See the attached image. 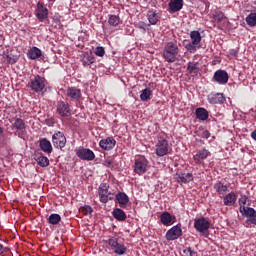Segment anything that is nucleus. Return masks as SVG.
I'll list each match as a JSON object with an SVG mask.
<instances>
[{
    "label": "nucleus",
    "mask_w": 256,
    "mask_h": 256,
    "mask_svg": "<svg viewBox=\"0 0 256 256\" xmlns=\"http://www.w3.org/2000/svg\"><path fill=\"white\" fill-rule=\"evenodd\" d=\"M237 50H235V49H232V50H230V55H232V57H237Z\"/></svg>",
    "instance_id": "48"
},
{
    "label": "nucleus",
    "mask_w": 256,
    "mask_h": 256,
    "mask_svg": "<svg viewBox=\"0 0 256 256\" xmlns=\"http://www.w3.org/2000/svg\"><path fill=\"white\" fill-rule=\"evenodd\" d=\"M0 135H3V129L0 127Z\"/></svg>",
    "instance_id": "51"
},
{
    "label": "nucleus",
    "mask_w": 256,
    "mask_h": 256,
    "mask_svg": "<svg viewBox=\"0 0 256 256\" xmlns=\"http://www.w3.org/2000/svg\"><path fill=\"white\" fill-rule=\"evenodd\" d=\"M116 199L120 205V207H123L129 203V196L127 194L120 192L116 195Z\"/></svg>",
    "instance_id": "31"
},
{
    "label": "nucleus",
    "mask_w": 256,
    "mask_h": 256,
    "mask_svg": "<svg viewBox=\"0 0 256 256\" xmlns=\"http://www.w3.org/2000/svg\"><path fill=\"white\" fill-rule=\"evenodd\" d=\"M48 10L47 8L43 7V5H38V8L36 10V16L40 21H45L47 19Z\"/></svg>",
    "instance_id": "28"
},
{
    "label": "nucleus",
    "mask_w": 256,
    "mask_h": 256,
    "mask_svg": "<svg viewBox=\"0 0 256 256\" xmlns=\"http://www.w3.org/2000/svg\"><path fill=\"white\" fill-rule=\"evenodd\" d=\"M13 127H15V129H17L18 131H23V129H27V125L25 124V120L21 119V118H16L14 123H13Z\"/></svg>",
    "instance_id": "32"
},
{
    "label": "nucleus",
    "mask_w": 256,
    "mask_h": 256,
    "mask_svg": "<svg viewBox=\"0 0 256 256\" xmlns=\"http://www.w3.org/2000/svg\"><path fill=\"white\" fill-rule=\"evenodd\" d=\"M105 165H106L107 167H111V166L113 165V162H112L111 160H106V161H105Z\"/></svg>",
    "instance_id": "49"
},
{
    "label": "nucleus",
    "mask_w": 256,
    "mask_h": 256,
    "mask_svg": "<svg viewBox=\"0 0 256 256\" xmlns=\"http://www.w3.org/2000/svg\"><path fill=\"white\" fill-rule=\"evenodd\" d=\"M95 55H97V57H103L105 55V48L101 46L97 47L95 51Z\"/></svg>",
    "instance_id": "43"
},
{
    "label": "nucleus",
    "mask_w": 256,
    "mask_h": 256,
    "mask_svg": "<svg viewBox=\"0 0 256 256\" xmlns=\"http://www.w3.org/2000/svg\"><path fill=\"white\" fill-rule=\"evenodd\" d=\"M177 55H179V46L177 43L168 42L163 51V58L167 63H175L177 61Z\"/></svg>",
    "instance_id": "2"
},
{
    "label": "nucleus",
    "mask_w": 256,
    "mask_h": 256,
    "mask_svg": "<svg viewBox=\"0 0 256 256\" xmlns=\"http://www.w3.org/2000/svg\"><path fill=\"white\" fill-rule=\"evenodd\" d=\"M121 23V18L118 15H109L108 25L111 27H117Z\"/></svg>",
    "instance_id": "33"
},
{
    "label": "nucleus",
    "mask_w": 256,
    "mask_h": 256,
    "mask_svg": "<svg viewBox=\"0 0 256 256\" xmlns=\"http://www.w3.org/2000/svg\"><path fill=\"white\" fill-rule=\"evenodd\" d=\"M112 215L114 219H117V221H125L127 219V214H125V211L115 208L112 212Z\"/></svg>",
    "instance_id": "29"
},
{
    "label": "nucleus",
    "mask_w": 256,
    "mask_h": 256,
    "mask_svg": "<svg viewBox=\"0 0 256 256\" xmlns=\"http://www.w3.org/2000/svg\"><path fill=\"white\" fill-rule=\"evenodd\" d=\"M30 89L35 93H41L45 89V78L36 75L34 79L30 81Z\"/></svg>",
    "instance_id": "5"
},
{
    "label": "nucleus",
    "mask_w": 256,
    "mask_h": 256,
    "mask_svg": "<svg viewBox=\"0 0 256 256\" xmlns=\"http://www.w3.org/2000/svg\"><path fill=\"white\" fill-rule=\"evenodd\" d=\"M39 145H40V149L44 153H47L48 155L53 153V146L51 145V142L46 138L41 139Z\"/></svg>",
    "instance_id": "23"
},
{
    "label": "nucleus",
    "mask_w": 256,
    "mask_h": 256,
    "mask_svg": "<svg viewBox=\"0 0 256 256\" xmlns=\"http://www.w3.org/2000/svg\"><path fill=\"white\" fill-rule=\"evenodd\" d=\"M52 143L56 149H63L67 145V138L63 132H56L52 136Z\"/></svg>",
    "instance_id": "6"
},
{
    "label": "nucleus",
    "mask_w": 256,
    "mask_h": 256,
    "mask_svg": "<svg viewBox=\"0 0 256 256\" xmlns=\"http://www.w3.org/2000/svg\"><path fill=\"white\" fill-rule=\"evenodd\" d=\"M101 203H107L111 197H109V186L105 183L101 184L98 190Z\"/></svg>",
    "instance_id": "15"
},
{
    "label": "nucleus",
    "mask_w": 256,
    "mask_h": 256,
    "mask_svg": "<svg viewBox=\"0 0 256 256\" xmlns=\"http://www.w3.org/2000/svg\"><path fill=\"white\" fill-rule=\"evenodd\" d=\"M213 81L219 85H227L229 81V74L225 70H217L214 73Z\"/></svg>",
    "instance_id": "11"
},
{
    "label": "nucleus",
    "mask_w": 256,
    "mask_h": 256,
    "mask_svg": "<svg viewBox=\"0 0 256 256\" xmlns=\"http://www.w3.org/2000/svg\"><path fill=\"white\" fill-rule=\"evenodd\" d=\"M160 221L164 227H171L177 221V218L169 212H163L160 215Z\"/></svg>",
    "instance_id": "13"
},
{
    "label": "nucleus",
    "mask_w": 256,
    "mask_h": 256,
    "mask_svg": "<svg viewBox=\"0 0 256 256\" xmlns=\"http://www.w3.org/2000/svg\"><path fill=\"white\" fill-rule=\"evenodd\" d=\"M106 243L111 249L114 250V253L116 255H125V253H127V246L119 242V239H117L116 237L108 238V240H106Z\"/></svg>",
    "instance_id": "3"
},
{
    "label": "nucleus",
    "mask_w": 256,
    "mask_h": 256,
    "mask_svg": "<svg viewBox=\"0 0 256 256\" xmlns=\"http://www.w3.org/2000/svg\"><path fill=\"white\" fill-rule=\"evenodd\" d=\"M117 141L113 139V137H108L104 140H101L99 142V145L101 149H104V151H111L116 145Z\"/></svg>",
    "instance_id": "16"
},
{
    "label": "nucleus",
    "mask_w": 256,
    "mask_h": 256,
    "mask_svg": "<svg viewBox=\"0 0 256 256\" xmlns=\"http://www.w3.org/2000/svg\"><path fill=\"white\" fill-rule=\"evenodd\" d=\"M246 23L249 27L256 26V12H252L246 17Z\"/></svg>",
    "instance_id": "37"
},
{
    "label": "nucleus",
    "mask_w": 256,
    "mask_h": 256,
    "mask_svg": "<svg viewBox=\"0 0 256 256\" xmlns=\"http://www.w3.org/2000/svg\"><path fill=\"white\" fill-rule=\"evenodd\" d=\"M181 235H183V230L181 229V227L176 225L166 232L165 239L167 241H175L176 239L181 237Z\"/></svg>",
    "instance_id": "10"
},
{
    "label": "nucleus",
    "mask_w": 256,
    "mask_h": 256,
    "mask_svg": "<svg viewBox=\"0 0 256 256\" xmlns=\"http://www.w3.org/2000/svg\"><path fill=\"white\" fill-rule=\"evenodd\" d=\"M149 165V162L144 157H140L135 160L134 163V172L138 175H143L147 171V166Z\"/></svg>",
    "instance_id": "8"
},
{
    "label": "nucleus",
    "mask_w": 256,
    "mask_h": 256,
    "mask_svg": "<svg viewBox=\"0 0 256 256\" xmlns=\"http://www.w3.org/2000/svg\"><path fill=\"white\" fill-rule=\"evenodd\" d=\"M47 221L49 225H59L61 223V215L59 214H51L48 218Z\"/></svg>",
    "instance_id": "34"
},
{
    "label": "nucleus",
    "mask_w": 256,
    "mask_h": 256,
    "mask_svg": "<svg viewBox=\"0 0 256 256\" xmlns=\"http://www.w3.org/2000/svg\"><path fill=\"white\" fill-rule=\"evenodd\" d=\"M190 38L192 43H196V45H201V33H199V31H192L190 33Z\"/></svg>",
    "instance_id": "35"
},
{
    "label": "nucleus",
    "mask_w": 256,
    "mask_h": 256,
    "mask_svg": "<svg viewBox=\"0 0 256 256\" xmlns=\"http://www.w3.org/2000/svg\"><path fill=\"white\" fill-rule=\"evenodd\" d=\"M208 101L211 105L225 103V95H223V93L210 94L208 96Z\"/></svg>",
    "instance_id": "17"
},
{
    "label": "nucleus",
    "mask_w": 256,
    "mask_h": 256,
    "mask_svg": "<svg viewBox=\"0 0 256 256\" xmlns=\"http://www.w3.org/2000/svg\"><path fill=\"white\" fill-rule=\"evenodd\" d=\"M202 137L204 139H209V137H211V133H209V131L205 130L202 134Z\"/></svg>",
    "instance_id": "46"
},
{
    "label": "nucleus",
    "mask_w": 256,
    "mask_h": 256,
    "mask_svg": "<svg viewBox=\"0 0 256 256\" xmlns=\"http://www.w3.org/2000/svg\"><path fill=\"white\" fill-rule=\"evenodd\" d=\"M169 151H171V147L167 140L162 139L157 142L155 149L157 157H165V155H169Z\"/></svg>",
    "instance_id": "4"
},
{
    "label": "nucleus",
    "mask_w": 256,
    "mask_h": 256,
    "mask_svg": "<svg viewBox=\"0 0 256 256\" xmlns=\"http://www.w3.org/2000/svg\"><path fill=\"white\" fill-rule=\"evenodd\" d=\"M187 71L189 73H197L199 71V62H188Z\"/></svg>",
    "instance_id": "38"
},
{
    "label": "nucleus",
    "mask_w": 256,
    "mask_h": 256,
    "mask_svg": "<svg viewBox=\"0 0 256 256\" xmlns=\"http://www.w3.org/2000/svg\"><path fill=\"white\" fill-rule=\"evenodd\" d=\"M79 211L82 213V215H91L93 213V208L89 205H85L79 209Z\"/></svg>",
    "instance_id": "42"
},
{
    "label": "nucleus",
    "mask_w": 256,
    "mask_h": 256,
    "mask_svg": "<svg viewBox=\"0 0 256 256\" xmlns=\"http://www.w3.org/2000/svg\"><path fill=\"white\" fill-rule=\"evenodd\" d=\"M214 190L218 195H225L229 191V186L223 184L221 181L214 184Z\"/></svg>",
    "instance_id": "27"
},
{
    "label": "nucleus",
    "mask_w": 256,
    "mask_h": 256,
    "mask_svg": "<svg viewBox=\"0 0 256 256\" xmlns=\"http://www.w3.org/2000/svg\"><path fill=\"white\" fill-rule=\"evenodd\" d=\"M213 19L214 21H217V23H221V21H223V19H227L225 17V14L221 11H216L214 14H213Z\"/></svg>",
    "instance_id": "41"
},
{
    "label": "nucleus",
    "mask_w": 256,
    "mask_h": 256,
    "mask_svg": "<svg viewBox=\"0 0 256 256\" xmlns=\"http://www.w3.org/2000/svg\"><path fill=\"white\" fill-rule=\"evenodd\" d=\"M5 251H7V248H4L3 244H0V255H3V253H5Z\"/></svg>",
    "instance_id": "47"
},
{
    "label": "nucleus",
    "mask_w": 256,
    "mask_h": 256,
    "mask_svg": "<svg viewBox=\"0 0 256 256\" xmlns=\"http://www.w3.org/2000/svg\"><path fill=\"white\" fill-rule=\"evenodd\" d=\"M66 96L71 99V101H79L82 97L81 89L77 87H68L66 90Z\"/></svg>",
    "instance_id": "14"
},
{
    "label": "nucleus",
    "mask_w": 256,
    "mask_h": 256,
    "mask_svg": "<svg viewBox=\"0 0 256 256\" xmlns=\"http://www.w3.org/2000/svg\"><path fill=\"white\" fill-rule=\"evenodd\" d=\"M199 47H201V45H198L194 42H190L185 45V49H187V51H189V53H196L197 49H199Z\"/></svg>",
    "instance_id": "40"
},
{
    "label": "nucleus",
    "mask_w": 256,
    "mask_h": 256,
    "mask_svg": "<svg viewBox=\"0 0 256 256\" xmlns=\"http://www.w3.org/2000/svg\"><path fill=\"white\" fill-rule=\"evenodd\" d=\"M138 29H141L143 33L147 31V24L143 21L138 22L137 24Z\"/></svg>",
    "instance_id": "44"
},
{
    "label": "nucleus",
    "mask_w": 256,
    "mask_h": 256,
    "mask_svg": "<svg viewBox=\"0 0 256 256\" xmlns=\"http://www.w3.org/2000/svg\"><path fill=\"white\" fill-rule=\"evenodd\" d=\"M183 255L184 256H194L195 255V251H193L191 249V247H188V248L183 250Z\"/></svg>",
    "instance_id": "45"
},
{
    "label": "nucleus",
    "mask_w": 256,
    "mask_h": 256,
    "mask_svg": "<svg viewBox=\"0 0 256 256\" xmlns=\"http://www.w3.org/2000/svg\"><path fill=\"white\" fill-rule=\"evenodd\" d=\"M195 114L199 121H207L209 119V112L205 108H197Z\"/></svg>",
    "instance_id": "26"
},
{
    "label": "nucleus",
    "mask_w": 256,
    "mask_h": 256,
    "mask_svg": "<svg viewBox=\"0 0 256 256\" xmlns=\"http://www.w3.org/2000/svg\"><path fill=\"white\" fill-rule=\"evenodd\" d=\"M48 1H55V0H48Z\"/></svg>",
    "instance_id": "52"
},
{
    "label": "nucleus",
    "mask_w": 256,
    "mask_h": 256,
    "mask_svg": "<svg viewBox=\"0 0 256 256\" xmlns=\"http://www.w3.org/2000/svg\"><path fill=\"white\" fill-rule=\"evenodd\" d=\"M43 55V53L41 52V49L37 48V47H32L28 50L27 52V57L28 59H39V57H41Z\"/></svg>",
    "instance_id": "24"
},
{
    "label": "nucleus",
    "mask_w": 256,
    "mask_h": 256,
    "mask_svg": "<svg viewBox=\"0 0 256 256\" xmlns=\"http://www.w3.org/2000/svg\"><path fill=\"white\" fill-rule=\"evenodd\" d=\"M251 137L256 141V130L251 133Z\"/></svg>",
    "instance_id": "50"
},
{
    "label": "nucleus",
    "mask_w": 256,
    "mask_h": 256,
    "mask_svg": "<svg viewBox=\"0 0 256 256\" xmlns=\"http://www.w3.org/2000/svg\"><path fill=\"white\" fill-rule=\"evenodd\" d=\"M168 7L170 13H177V11L183 9V0H170Z\"/></svg>",
    "instance_id": "22"
},
{
    "label": "nucleus",
    "mask_w": 256,
    "mask_h": 256,
    "mask_svg": "<svg viewBox=\"0 0 256 256\" xmlns=\"http://www.w3.org/2000/svg\"><path fill=\"white\" fill-rule=\"evenodd\" d=\"M210 225L211 223L205 218H197L194 220V229H196L198 233H207Z\"/></svg>",
    "instance_id": "7"
},
{
    "label": "nucleus",
    "mask_w": 256,
    "mask_h": 256,
    "mask_svg": "<svg viewBox=\"0 0 256 256\" xmlns=\"http://www.w3.org/2000/svg\"><path fill=\"white\" fill-rule=\"evenodd\" d=\"M151 95H152L151 89L145 88L140 94V99L141 101H149V99H151Z\"/></svg>",
    "instance_id": "39"
},
{
    "label": "nucleus",
    "mask_w": 256,
    "mask_h": 256,
    "mask_svg": "<svg viewBox=\"0 0 256 256\" xmlns=\"http://www.w3.org/2000/svg\"><path fill=\"white\" fill-rule=\"evenodd\" d=\"M35 161L40 165V167H49V158L43 155H36L34 157Z\"/></svg>",
    "instance_id": "30"
},
{
    "label": "nucleus",
    "mask_w": 256,
    "mask_h": 256,
    "mask_svg": "<svg viewBox=\"0 0 256 256\" xmlns=\"http://www.w3.org/2000/svg\"><path fill=\"white\" fill-rule=\"evenodd\" d=\"M93 63H95V56H93L91 52H86L85 54H83L82 65H84V67L93 65Z\"/></svg>",
    "instance_id": "25"
},
{
    "label": "nucleus",
    "mask_w": 256,
    "mask_h": 256,
    "mask_svg": "<svg viewBox=\"0 0 256 256\" xmlns=\"http://www.w3.org/2000/svg\"><path fill=\"white\" fill-rule=\"evenodd\" d=\"M247 199H248L247 196H241V198L239 199V205H240L239 211L241 215L248 218L246 220V223L248 225H256V211L251 207L245 206L247 205Z\"/></svg>",
    "instance_id": "1"
},
{
    "label": "nucleus",
    "mask_w": 256,
    "mask_h": 256,
    "mask_svg": "<svg viewBox=\"0 0 256 256\" xmlns=\"http://www.w3.org/2000/svg\"><path fill=\"white\" fill-rule=\"evenodd\" d=\"M3 58L6 59L7 63L10 65H15L17 63L18 59L17 56L9 54V52L3 53Z\"/></svg>",
    "instance_id": "36"
},
{
    "label": "nucleus",
    "mask_w": 256,
    "mask_h": 256,
    "mask_svg": "<svg viewBox=\"0 0 256 256\" xmlns=\"http://www.w3.org/2000/svg\"><path fill=\"white\" fill-rule=\"evenodd\" d=\"M223 203L226 207H233L237 203V194L230 192L223 198Z\"/></svg>",
    "instance_id": "19"
},
{
    "label": "nucleus",
    "mask_w": 256,
    "mask_h": 256,
    "mask_svg": "<svg viewBox=\"0 0 256 256\" xmlns=\"http://www.w3.org/2000/svg\"><path fill=\"white\" fill-rule=\"evenodd\" d=\"M177 183H190L193 180V174L191 173H177L175 175Z\"/></svg>",
    "instance_id": "21"
},
{
    "label": "nucleus",
    "mask_w": 256,
    "mask_h": 256,
    "mask_svg": "<svg viewBox=\"0 0 256 256\" xmlns=\"http://www.w3.org/2000/svg\"><path fill=\"white\" fill-rule=\"evenodd\" d=\"M211 155V152L207 149L199 150L196 155H194L195 163H201V161L207 159Z\"/></svg>",
    "instance_id": "20"
},
{
    "label": "nucleus",
    "mask_w": 256,
    "mask_h": 256,
    "mask_svg": "<svg viewBox=\"0 0 256 256\" xmlns=\"http://www.w3.org/2000/svg\"><path fill=\"white\" fill-rule=\"evenodd\" d=\"M76 155L82 161H93L95 159V153L91 149L80 148L76 150Z\"/></svg>",
    "instance_id": "9"
},
{
    "label": "nucleus",
    "mask_w": 256,
    "mask_h": 256,
    "mask_svg": "<svg viewBox=\"0 0 256 256\" xmlns=\"http://www.w3.org/2000/svg\"><path fill=\"white\" fill-rule=\"evenodd\" d=\"M147 19L150 25H157V23H159V20L161 19V15L159 14V12H157V10L152 9L147 12Z\"/></svg>",
    "instance_id": "18"
},
{
    "label": "nucleus",
    "mask_w": 256,
    "mask_h": 256,
    "mask_svg": "<svg viewBox=\"0 0 256 256\" xmlns=\"http://www.w3.org/2000/svg\"><path fill=\"white\" fill-rule=\"evenodd\" d=\"M56 111L60 117H69L71 115V108L67 102L59 101Z\"/></svg>",
    "instance_id": "12"
}]
</instances>
